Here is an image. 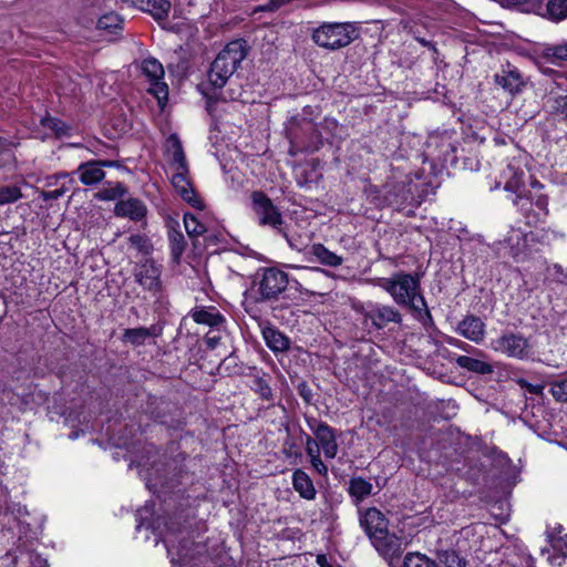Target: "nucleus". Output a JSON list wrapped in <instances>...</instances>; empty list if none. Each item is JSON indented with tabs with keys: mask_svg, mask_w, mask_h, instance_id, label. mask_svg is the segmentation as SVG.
<instances>
[{
	"mask_svg": "<svg viewBox=\"0 0 567 567\" xmlns=\"http://www.w3.org/2000/svg\"><path fill=\"white\" fill-rule=\"evenodd\" d=\"M246 55L247 44L245 40L240 39L227 43L212 62L208 71V84L213 91H208L204 85L199 86V90L206 97V110L209 114L214 113L215 105L219 100H226L216 91L225 86Z\"/></svg>",
	"mask_w": 567,
	"mask_h": 567,
	"instance_id": "f257e3e1",
	"label": "nucleus"
},
{
	"mask_svg": "<svg viewBox=\"0 0 567 567\" xmlns=\"http://www.w3.org/2000/svg\"><path fill=\"white\" fill-rule=\"evenodd\" d=\"M379 286L392 297L396 305L409 308L416 313L419 319H422L423 316L431 319L427 305L421 293L417 275L395 272L389 278H382Z\"/></svg>",
	"mask_w": 567,
	"mask_h": 567,
	"instance_id": "f03ea898",
	"label": "nucleus"
},
{
	"mask_svg": "<svg viewBox=\"0 0 567 567\" xmlns=\"http://www.w3.org/2000/svg\"><path fill=\"white\" fill-rule=\"evenodd\" d=\"M172 153V165L174 173L172 175V185L176 193L194 208L203 210L205 204L203 199L195 193V189L189 181V169L183 150L182 142L176 135H171L168 138Z\"/></svg>",
	"mask_w": 567,
	"mask_h": 567,
	"instance_id": "7ed1b4c3",
	"label": "nucleus"
},
{
	"mask_svg": "<svg viewBox=\"0 0 567 567\" xmlns=\"http://www.w3.org/2000/svg\"><path fill=\"white\" fill-rule=\"evenodd\" d=\"M491 348L508 358L539 361L549 367H558L557 360L548 354L537 355L529 338L520 332L505 331L491 341Z\"/></svg>",
	"mask_w": 567,
	"mask_h": 567,
	"instance_id": "20e7f679",
	"label": "nucleus"
},
{
	"mask_svg": "<svg viewBox=\"0 0 567 567\" xmlns=\"http://www.w3.org/2000/svg\"><path fill=\"white\" fill-rule=\"evenodd\" d=\"M357 37V28L349 22H323L311 34L317 45L331 51L348 47Z\"/></svg>",
	"mask_w": 567,
	"mask_h": 567,
	"instance_id": "39448f33",
	"label": "nucleus"
},
{
	"mask_svg": "<svg viewBox=\"0 0 567 567\" xmlns=\"http://www.w3.org/2000/svg\"><path fill=\"white\" fill-rule=\"evenodd\" d=\"M288 274L277 268H266L259 280L255 282L257 301H272L277 300L282 295L288 286Z\"/></svg>",
	"mask_w": 567,
	"mask_h": 567,
	"instance_id": "423d86ee",
	"label": "nucleus"
},
{
	"mask_svg": "<svg viewBox=\"0 0 567 567\" xmlns=\"http://www.w3.org/2000/svg\"><path fill=\"white\" fill-rule=\"evenodd\" d=\"M250 198L251 209L258 224L282 233L281 226L284 224V218L281 212L274 202L261 190L252 192Z\"/></svg>",
	"mask_w": 567,
	"mask_h": 567,
	"instance_id": "0eeeda50",
	"label": "nucleus"
},
{
	"mask_svg": "<svg viewBox=\"0 0 567 567\" xmlns=\"http://www.w3.org/2000/svg\"><path fill=\"white\" fill-rule=\"evenodd\" d=\"M504 183V189L513 194L512 203L518 209H524L530 205L529 198L526 196L525 172L515 163H509L501 175Z\"/></svg>",
	"mask_w": 567,
	"mask_h": 567,
	"instance_id": "6e6552de",
	"label": "nucleus"
},
{
	"mask_svg": "<svg viewBox=\"0 0 567 567\" xmlns=\"http://www.w3.org/2000/svg\"><path fill=\"white\" fill-rule=\"evenodd\" d=\"M135 281L152 297H158L163 291L162 266L154 259H145L134 266Z\"/></svg>",
	"mask_w": 567,
	"mask_h": 567,
	"instance_id": "1a4fd4ad",
	"label": "nucleus"
},
{
	"mask_svg": "<svg viewBox=\"0 0 567 567\" xmlns=\"http://www.w3.org/2000/svg\"><path fill=\"white\" fill-rule=\"evenodd\" d=\"M142 72L150 81L148 92L153 94L159 106H164L168 100V86L163 81L164 68L162 63L154 59L148 58L142 62Z\"/></svg>",
	"mask_w": 567,
	"mask_h": 567,
	"instance_id": "9d476101",
	"label": "nucleus"
},
{
	"mask_svg": "<svg viewBox=\"0 0 567 567\" xmlns=\"http://www.w3.org/2000/svg\"><path fill=\"white\" fill-rule=\"evenodd\" d=\"M363 318L371 321V324L378 329H384L389 323L402 322V315L392 306L382 303H369L367 307L357 308Z\"/></svg>",
	"mask_w": 567,
	"mask_h": 567,
	"instance_id": "9b49d317",
	"label": "nucleus"
},
{
	"mask_svg": "<svg viewBox=\"0 0 567 567\" xmlns=\"http://www.w3.org/2000/svg\"><path fill=\"white\" fill-rule=\"evenodd\" d=\"M307 423L315 434L316 441L322 450L324 457L334 458L339 450L334 429L315 417L308 419Z\"/></svg>",
	"mask_w": 567,
	"mask_h": 567,
	"instance_id": "f8f14e48",
	"label": "nucleus"
},
{
	"mask_svg": "<svg viewBox=\"0 0 567 567\" xmlns=\"http://www.w3.org/2000/svg\"><path fill=\"white\" fill-rule=\"evenodd\" d=\"M371 543L390 566H394V564L400 560L405 548L402 538L398 537L395 534H390L389 530L382 533L380 537L373 539Z\"/></svg>",
	"mask_w": 567,
	"mask_h": 567,
	"instance_id": "ddd939ff",
	"label": "nucleus"
},
{
	"mask_svg": "<svg viewBox=\"0 0 567 567\" xmlns=\"http://www.w3.org/2000/svg\"><path fill=\"white\" fill-rule=\"evenodd\" d=\"M360 525L371 542L388 530V519L375 507L368 508L361 513Z\"/></svg>",
	"mask_w": 567,
	"mask_h": 567,
	"instance_id": "4468645a",
	"label": "nucleus"
},
{
	"mask_svg": "<svg viewBox=\"0 0 567 567\" xmlns=\"http://www.w3.org/2000/svg\"><path fill=\"white\" fill-rule=\"evenodd\" d=\"M147 212L145 203L133 197L118 200L114 207V214L117 217L128 218L135 223L142 221L144 225L146 224Z\"/></svg>",
	"mask_w": 567,
	"mask_h": 567,
	"instance_id": "2eb2a0df",
	"label": "nucleus"
},
{
	"mask_svg": "<svg viewBox=\"0 0 567 567\" xmlns=\"http://www.w3.org/2000/svg\"><path fill=\"white\" fill-rule=\"evenodd\" d=\"M113 161H89L78 167L79 178L82 184L91 186L97 184L105 177L103 167H113Z\"/></svg>",
	"mask_w": 567,
	"mask_h": 567,
	"instance_id": "dca6fc26",
	"label": "nucleus"
},
{
	"mask_svg": "<svg viewBox=\"0 0 567 567\" xmlns=\"http://www.w3.org/2000/svg\"><path fill=\"white\" fill-rule=\"evenodd\" d=\"M485 328L486 326L481 318L471 315L458 322L456 331L465 339L481 343L485 338Z\"/></svg>",
	"mask_w": 567,
	"mask_h": 567,
	"instance_id": "f3484780",
	"label": "nucleus"
},
{
	"mask_svg": "<svg viewBox=\"0 0 567 567\" xmlns=\"http://www.w3.org/2000/svg\"><path fill=\"white\" fill-rule=\"evenodd\" d=\"M189 316L196 323L206 324L214 329H219L225 322V317L215 307L194 308Z\"/></svg>",
	"mask_w": 567,
	"mask_h": 567,
	"instance_id": "a211bd4d",
	"label": "nucleus"
},
{
	"mask_svg": "<svg viewBox=\"0 0 567 567\" xmlns=\"http://www.w3.org/2000/svg\"><path fill=\"white\" fill-rule=\"evenodd\" d=\"M495 82L511 94L520 91L524 85L523 78L517 69H503L499 73L495 74Z\"/></svg>",
	"mask_w": 567,
	"mask_h": 567,
	"instance_id": "6ab92c4d",
	"label": "nucleus"
},
{
	"mask_svg": "<svg viewBox=\"0 0 567 567\" xmlns=\"http://www.w3.org/2000/svg\"><path fill=\"white\" fill-rule=\"evenodd\" d=\"M292 486L300 497L307 501H313L317 496V491L312 480L300 468H297L292 473Z\"/></svg>",
	"mask_w": 567,
	"mask_h": 567,
	"instance_id": "aec40b11",
	"label": "nucleus"
},
{
	"mask_svg": "<svg viewBox=\"0 0 567 567\" xmlns=\"http://www.w3.org/2000/svg\"><path fill=\"white\" fill-rule=\"evenodd\" d=\"M262 338L267 347L274 352H284L290 347L289 338L271 326L262 328Z\"/></svg>",
	"mask_w": 567,
	"mask_h": 567,
	"instance_id": "412c9836",
	"label": "nucleus"
},
{
	"mask_svg": "<svg viewBox=\"0 0 567 567\" xmlns=\"http://www.w3.org/2000/svg\"><path fill=\"white\" fill-rule=\"evenodd\" d=\"M163 543L167 549V554L173 564L179 563L184 564L189 558L188 556V545L189 542L183 539L178 546L175 545V540L172 535H166L163 539Z\"/></svg>",
	"mask_w": 567,
	"mask_h": 567,
	"instance_id": "4be33fe9",
	"label": "nucleus"
},
{
	"mask_svg": "<svg viewBox=\"0 0 567 567\" xmlns=\"http://www.w3.org/2000/svg\"><path fill=\"white\" fill-rule=\"evenodd\" d=\"M13 567H48V565L39 554L19 548L13 557Z\"/></svg>",
	"mask_w": 567,
	"mask_h": 567,
	"instance_id": "5701e85b",
	"label": "nucleus"
},
{
	"mask_svg": "<svg viewBox=\"0 0 567 567\" xmlns=\"http://www.w3.org/2000/svg\"><path fill=\"white\" fill-rule=\"evenodd\" d=\"M311 254L317 258V260L324 266L328 267H339L343 262V258L337 255L333 251H330L322 244H313L311 246Z\"/></svg>",
	"mask_w": 567,
	"mask_h": 567,
	"instance_id": "b1692460",
	"label": "nucleus"
},
{
	"mask_svg": "<svg viewBox=\"0 0 567 567\" xmlns=\"http://www.w3.org/2000/svg\"><path fill=\"white\" fill-rule=\"evenodd\" d=\"M156 336L157 332L155 326H152L151 328L138 327L126 329L123 333V341L137 347L144 344L148 338Z\"/></svg>",
	"mask_w": 567,
	"mask_h": 567,
	"instance_id": "393cba45",
	"label": "nucleus"
},
{
	"mask_svg": "<svg viewBox=\"0 0 567 567\" xmlns=\"http://www.w3.org/2000/svg\"><path fill=\"white\" fill-rule=\"evenodd\" d=\"M128 247L141 255L148 256L153 252L154 247L151 238L143 233H134L127 237Z\"/></svg>",
	"mask_w": 567,
	"mask_h": 567,
	"instance_id": "a878e982",
	"label": "nucleus"
},
{
	"mask_svg": "<svg viewBox=\"0 0 567 567\" xmlns=\"http://www.w3.org/2000/svg\"><path fill=\"white\" fill-rule=\"evenodd\" d=\"M456 363L458 367L466 369L472 372H476L480 374H486L492 372V367L487 362H484L482 360L467 357V355H460L456 359Z\"/></svg>",
	"mask_w": 567,
	"mask_h": 567,
	"instance_id": "bb28decb",
	"label": "nucleus"
},
{
	"mask_svg": "<svg viewBox=\"0 0 567 567\" xmlns=\"http://www.w3.org/2000/svg\"><path fill=\"white\" fill-rule=\"evenodd\" d=\"M548 20L560 22L567 19V0H549L546 4V14Z\"/></svg>",
	"mask_w": 567,
	"mask_h": 567,
	"instance_id": "cd10ccee",
	"label": "nucleus"
},
{
	"mask_svg": "<svg viewBox=\"0 0 567 567\" xmlns=\"http://www.w3.org/2000/svg\"><path fill=\"white\" fill-rule=\"evenodd\" d=\"M542 56L550 63L567 61V41L559 44L545 45L542 50Z\"/></svg>",
	"mask_w": 567,
	"mask_h": 567,
	"instance_id": "c85d7f7f",
	"label": "nucleus"
},
{
	"mask_svg": "<svg viewBox=\"0 0 567 567\" xmlns=\"http://www.w3.org/2000/svg\"><path fill=\"white\" fill-rule=\"evenodd\" d=\"M96 27L99 30H105L115 34L118 30L123 29V19L114 12L106 13L97 20Z\"/></svg>",
	"mask_w": 567,
	"mask_h": 567,
	"instance_id": "c756f323",
	"label": "nucleus"
},
{
	"mask_svg": "<svg viewBox=\"0 0 567 567\" xmlns=\"http://www.w3.org/2000/svg\"><path fill=\"white\" fill-rule=\"evenodd\" d=\"M507 7H513L522 12L542 14L544 0H503Z\"/></svg>",
	"mask_w": 567,
	"mask_h": 567,
	"instance_id": "7c9ffc66",
	"label": "nucleus"
},
{
	"mask_svg": "<svg viewBox=\"0 0 567 567\" xmlns=\"http://www.w3.org/2000/svg\"><path fill=\"white\" fill-rule=\"evenodd\" d=\"M150 3L145 6V12H150L154 19L164 20L168 17L171 11V2L168 0H148Z\"/></svg>",
	"mask_w": 567,
	"mask_h": 567,
	"instance_id": "2f4dec72",
	"label": "nucleus"
},
{
	"mask_svg": "<svg viewBox=\"0 0 567 567\" xmlns=\"http://www.w3.org/2000/svg\"><path fill=\"white\" fill-rule=\"evenodd\" d=\"M372 484L362 477H354L350 481L349 493L357 499H363L372 493Z\"/></svg>",
	"mask_w": 567,
	"mask_h": 567,
	"instance_id": "473e14b6",
	"label": "nucleus"
},
{
	"mask_svg": "<svg viewBox=\"0 0 567 567\" xmlns=\"http://www.w3.org/2000/svg\"><path fill=\"white\" fill-rule=\"evenodd\" d=\"M184 225L187 234L190 237H197L207 231V227L205 224L199 219V216L186 213L184 215Z\"/></svg>",
	"mask_w": 567,
	"mask_h": 567,
	"instance_id": "72a5a7b5",
	"label": "nucleus"
},
{
	"mask_svg": "<svg viewBox=\"0 0 567 567\" xmlns=\"http://www.w3.org/2000/svg\"><path fill=\"white\" fill-rule=\"evenodd\" d=\"M171 254L175 261H178L186 249V240L181 231H169L168 234Z\"/></svg>",
	"mask_w": 567,
	"mask_h": 567,
	"instance_id": "f704fd0d",
	"label": "nucleus"
},
{
	"mask_svg": "<svg viewBox=\"0 0 567 567\" xmlns=\"http://www.w3.org/2000/svg\"><path fill=\"white\" fill-rule=\"evenodd\" d=\"M21 188L17 185L0 186V205H7L18 202L22 198Z\"/></svg>",
	"mask_w": 567,
	"mask_h": 567,
	"instance_id": "c9c22d12",
	"label": "nucleus"
},
{
	"mask_svg": "<svg viewBox=\"0 0 567 567\" xmlns=\"http://www.w3.org/2000/svg\"><path fill=\"white\" fill-rule=\"evenodd\" d=\"M550 393L558 402H567V375L559 377L550 383Z\"/></svg>",
	"mask_w": 567,
	"mask_h": 567,
	"instance_id": "e433bc0d",
	"label": "nucleus"
},
{
	"mask_svg": "<svg viewBox=\"0 0 567 567\" xmlns=\"http://www.w3.org/2000/svg\"><path fill=\"white\" fill-rule=\"evenodd\" d=\"M43 127L51 130L56 136L69 135L70 127L61 120L47 116L41 120Z\"/></svg>",
	"mask_w": 567,
	"mask_h": 567,
	"instance_id": "4c0bfd02",
	"label": "nucleus"
},
{
	"mask_svg": "<svg viewBox=\"0 0 567 567\" xmlns=\"http://www.w3.org/2000/svg\"><path fill=\"white\" fill-rule=\"evenodd\" d=\"M403 567H435V561L425 555L419 553H410L405 556Z\"/></svg>",
	"mask_w": 567,
	"mask_h": 567,
	"instance_id": "58836bf2",
	"label": "nucleus"
},
{
	"mask_svg": "<svg viewBox=\"0 0 567 567\" xmlns=\"http://www.w3.org/2000/svg\"><path fill=\"white\" fill-rule=\"evenodd\" d=\"M126 193V188L123 184L117 183L113 187L100 189L95 197L100 200H114L122 197Z\"/></svg>",
	"mask_w": 567,
	"mask_h": 567,
	"instance_id": "ea45409f",
	"label": "nucleus"
},
{
	"mask_svg": "<svg viewBox=\"0 0 567 567\" xmlns=\"http://www.w3.org/2000/svg\"><path fill=\"white\" fill-rule=\"evenodd\" d=\"M251 388L262 400L270 401L272 399L271 388L268 380L264 377L256 375L252 380Z\"/></svg>",
	"mask_w": 567,
	"mask_h": 567,
	"instance_id": "a19ab883",
	"label": "nucleus"
},
{
	"mask_svg": "<svg viewBox=\"0 0 567 567\" xmlns=\"http://www.w3.org/2000/svg\"><path fill=\"white\" fill-rule=\"evenodd\" d=\"M435 567H464V563L455 551H445L440 556Z\"/></svg>",
	"mask_w": 567,
	"mask_h": 567,
	"instance_id": "79ce46f5",
	"label": "nucleus"
},
{
	"mask_svg": "<svg viewBox=\"0 0 567 567\" xmlns=\"http://www.w3.org/2000/svg\"><path fill=\"white\" fill-rule=\"evenodd\" d=\"M532 206L533 203L530 202L529 206H526L524 209H519L525 217V223L528 226H537L538 224L545 223L546 216H543L539 212L533 210Z\"/></svg>",
	"mask_w": 567,
	"mask_h": 567,
	"instance_id": "37998d69",
	"label": "nucleus"
},
{
	"mask_svg": "<svg viewBox=\"0 0 567 567\" xmlns=\"http://www.w3.org/2000/svg\"><path fill=\"white\" fill-rule=\"evenodd\" d=\"M86 148L96 156L106 155L112 147L101 141L89 142Z\"/></svg>",
	"mask_w": 567,
	"mask_h": 567,
	"instance_id": "c03bdc74",
	"label": "nucleus"
},
{
	"mask_svg": "<svg viewBox=\"0 0 567 567\" xmlns=\"http://www.w3.org/2000/svg\"><path fill=\"white\" fill-rule=\"evenodd\" d=\"M69 188L65 185H62L61 187L54 189V190H41L40 197L48 202V200H56L60 197H62Z\"/></svg>",
	"mask_w": 567,
	"mask_h": 567,
	"instance_id": "a18cd8bd",
	"label": "nucleus"
},
{
	"mask_svg": "<svg viewBox=\"0 0 567 567\" xmlns=\"http://www.w3.org/2000/svg\"><path fill=\"white\" fill-rule=\"evenodd\" d=\"M306 452L310 458L317 457L320 455V446L318 442L311 436H307L306 440Z\"/></svg>",
	"mask_w": 567,
	"mask_h": 567,
	"instance_id": "49530a36",
	"label": "nucleus"
},
{
	"mask_svg": "<svg viewBox=\"0 0 567 567\" xmlns=\"http://www.w3.org/2000/svg\"><path fill=\"white\" fill-rule=\"evenodd\" d=\"M517 383L520 385L522 389H525L530 394H540L544 390V386L542 384H533L524 379H519Z\"/></svg>",
	"mask_w": 567,
	"mask_h": 567,
	"instance_id": "de8ad7c7",
	"label": "nucleus"
},
{
	"mask_svg": "<svg viewBox=\"0 0 567 567\" xmlns=\"http://www.w3.org/2000/svg\"><path fill=\"white\" fill-rule=\"evenodd\" d=\"M553 107L567 120V95L556 97Z\"/></svg>",
	"mask_w": 567,
	"mask_h": 567,
	"instance_id": "09e8293b",
	"label": "nucleus"
},
{
	"mask_svg": "<svg viewBox=\"0 0 567 567\" xmlns=\"http://www.w3.org/2000/svg\"><path fill=\"white\" fill-rule=\"evenodd\" d=\"M221 340V336L219 331H210L205 337V343L212 350L216 349Z\"/></svg>",
	"mask_w": 567,
	"mask_h": 567,
	"instance_id": "8fccbe9b",
	"label": "nucleus"
},
{
	"mask_svg": "<svg viewBox=\"0 0 567 567\" xmlns=\"http://www.w3.org/2000/svg\"><path fill=\"white\" fill-rule=\"evenodd\" d=\"M312 467L322 476H326L328 474V467L322 462L320 455L313 458H310Z\"/></svg>",
	"mask_w": 567,
	"mask_h": 567,
	"instance_id": "3c124183",
	"label": "nucleus"
},
{
	"mask_svg": "<svg viewBox=\"0 0 567 567\" xmlns=\"http://www.w3.org/2000/svg\"><path fill=\"white\" fill-rule=\"evenodd\" d=\"M534 205L536 206L538 212L543 214V216L547 217V215H548V199H547V197L539 196L536 199V202L534 203Z\"/></svg>",
	"mask_w": 567,
	"mask_h": 567,
	"instance_id": "603ef678",
	"label": "nucleus"
},
{
	"mask_svg": "<svg viewBox=\"0 0 567 567\" xmlns=\"http://www.w3.org/2000/svg\"><path fill=\"white\" fill-rule=\"evenodd\" d=\"M66 176H68V174H66V173H61V174H56V175L48 176V177L45 178V186H49V187H50V186H54V185H56L58 179H59L60 177H66Z\"/></svg>",
	"mask_w": 567,
	"mask_h": 567,
	"instance_id": "864d4df0",
	"label": "nucleus"
},
{
	"mask_svg": "<svg viewBox=\"0 0 567 567\" xmlns=\"http://www.w3.org/2000/svg\"><path fill=\"white\" fill-rule=\"evenodd\" d=\"M316 563L320 567H332V565L329 564L328 558H327V556L324 554L317 555Z\"/></svg>",
	"mask_w": 567,
	"mask_h": 567,
	"instance_id": "5fc2aeb1",
	"label": "nucleus"
},
{
	"mask_svg": "<svg viewBox=\"0 0 567 567\" xmlns=\"http://www.w3.org/2000/svg\"><path fill=\"white\" fill-rule=\"evenodd\" d=\"M126 2H130L134 7L144 10L145 6L150 3L148 0H125Z\"/></svg>",
	"mask_w": 567,
	"mask_h": 567,
	"instance_id": "6e6d98bb",
	"label": "nucleus"
},
{
	"mask_svg": "<svg viewBox=\"0 0 567 567\" xmlns=\"http://www.w3.org/2000/svg\"><path fill=\"white\" fill-rule=\"evenodd\" d=\"M417 41H419L422 45L430 48L434 53H437V49H436V47H435V44H434V43H432V42H430V41H427V40H425V39H417Z\"/></svg>",
	"mask_w": 567,
	"mask_h": 567,
	"instance_id": "4d7b16f0",
	"label": "nucleus"
},
{
	"mask_svg": "<svg viewBox=\"0 0 567 567\" xmlns=\"http://www.w3.org/2000/svg\"><path fill=\"white\" fill-rule=\"evenodd\" d=\"M290 0H272L270 2V9H278L281 4L289 2Z\"/></svg>",
	"mask_w": 567,
	"mask_h": 567,
	"instance_id": "13d9d810",
	"label": "nucleus"
},
{
	"mask_svg": "<svg viewBox=\"0 0 567 567\" xmlns=\"http://www.w3.org/2000/svg\"><path fill=\"white\" fill-rule=\"evenodd\" d=\"M447 342H449V344L456 346V347H460L462 349H464L463 346H466V343H464L463 341L454 339V338H451Z\"/></svg>",
	"mask_w": 567,
	"mask_h": 567,
	"instance_id": "bf43d9fd",
	"label": "nucleus"
},
{
	"mask_svg": "<svg viewBox=\"0 0 567 567\" xmlns=\"http://www.w3.org/2000/svg\"><path fill=\"white\" fill-rule=\"evenodd\" d=\"M235 363V358L233 357H229V358H226L221 363H220V368H225L226 370L229 368L230 363Z\"/></svg>",
	"mask_w": 567,
	"mask_h": 567,
	"instance_id": "052dcab7",
	"label": "nucleus"
},
{
	"mask_svg": "<svg viewBox=\"0 0 567 567\" xmlns=\"http://www.w3.org/2000/svg\"><path fill=\"white\" fill-rule=\"evenodd\" d=\"M313 271L317 272V274H320V275H324V276H328V271L321 269V268H313Z\"/></svg>",
	"mask_w": 567,
	"mask_h": 567,
	"instance_id": "680f3d73",
	"label": "nucleus"
},
{
	"mask_svg": "<svg viewBox=\"0 0 567 567\" xmlns=\"http://www.w3.org/2000/svg\"><path fill=\"white\" fill-rule=\"evenodd\" d=\"M528 237L534 238V233H529V234L525 235V238H528Z\"/></svg>",
	"mask_w": 567,
	"mask_h": 567,
	"instance_id": "e2e57ef3",
	"label": "nucleus"
},
{
	"mask_svg": "<svg viewBox=\"0 0 567 567\" xmlns=\"http://www.w3.org/2000/svg\"><path fill=\"white\" fill-rule=\"evenodd\" d=\"M555 269H556L557 271H561V267H560V266H558V265H555Z\"/></svg>",
	"mask_w": 567,
	"mask_h": 567,
	"instance_id": "0e129e2a",
	"label": "nucleus"
}]
</instances>
